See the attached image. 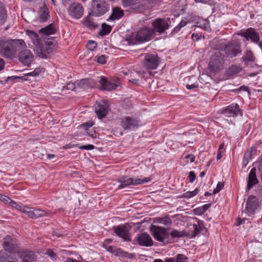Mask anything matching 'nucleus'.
Here are the masks:
<instances>
[{"label":"nucleus","mask_w":262,"mask_h":262,"mask_svg":"<svg viewBox=\"0 0 262 262\" xmlns=\"http://www.w3.org/2000/svg\"><path fill=\"white\" fill-rule=\"evenodd\" d=\"M28 36L31 39L32 43L37 46L39 43V38L36 33L35 32L28 30L26 31Z\"/></svg>","instance_id":"nucleus-28"},{"label":"nucleus","mask_w":262,"mask_h":262,"mask_svg":"<svg viewBox=\"0 0 262 262\" xmlns=\"http://www.w3.org/2000/svg\"><path fill=\"white\" fill-rule=\"evenodd\" d=\"M164 262H176V258L174 257L166 258Z\"/></svg>","instance_id":"nucleus-63"},{"label":"nucleus","mask_w":262,"mask_h":262,"mask_svg":"<svg viewBox=\"0 0 262 262\" xmlns=\"http://www.w3.org/2000/svg\"><path fill=\"white\" fill-rule=\"evenodd\" d=\"M139 120L130 116H125L121 119L120 125L124 130H133L139 126Z\"/></svg>","instance_id":"nucleus-8"},{"label":"nucleus","mask_w":262,"mask_h":262,"mask_svg":"<svg viewBox=\"0 0 262 262\" xmlns=\"http://www.w3.org/2000/svg\"><path fill=\"white\" fill-rule=\"evenodd\" d=\"M253 156V155L249 151H247L245 152L244 157H243V167H245L248 163L249 162V161L251 159L252 157Z\"/></svg>","instance_id":"nucleus-33"},{"label":"nucleus","mask_w":262,"mask_h":262,"mask_svg":"<svg viewBox=\"0 0 262 262\" xmlns=\"http://www.w3.org/2000/svg\"><path fill=\"white\" fill-rule=\"evenodd\" d=\"M95 146L92 144H88L82 145L79 147V149L85 150H92L94 148Z\"/></svg>","instance_id":"nucleus-51"},{"label":"nucleus","mask_w":262,"mask_h":262,"mask_svg":"<svg viewBox=\"0 0 262 262\" xmlns=\"http://www.w3.org/2000/svg\"><path fill=\"white\" fill-rule=\"evenodd\" d=\"M0 200L5 204H10L12 200L6 195L0 194Z\"/></svg>","instance_id":"nucleus-45"},{"label":"nucleus","mask_w":262,"mask_h":262,"mask_svg":"<svg viewBox=\"0 0 262 262\" xmlns=\"http://www.w3.org/2000/svg\"><path fill=\"white\" fill-rule=\"evenodd\" d=\"M239 53H241V51L238 50L237 49H234L230 52L228 53V56H231V57H235L237 56Z\"/></svg>","instance_id":"nucleus-52"},{"label":"nucleus","mask_w":262,"mask_h":262,"mask_svg":"<svg viewBox=\"0 0 262 262\" xmlns=\"http://www.w3.org/2000/svg\"><path fill=\"white\" fill-rule=\"evenodd\" d=\"M68 12L71 18L78 19L82 16L84 8L80 4L74 3L69 7Z\"/></svg>","instance_id":"nucleus-10"},{"label":"nucleus","mask_w":262,"mask_h":262,"mask_svg":"<svg viewBox=\"0 0 262 262\" xmlns=\"http://www.w3.org/2000/svg\"><path fill=\"white\" fill-rule=\"evenodd\" d=\"M136 242L141 246L148 247L153 245L152 238L148 233L145 232L138 234L134 240L133 243L136 244Z\"/></svg>","instance_id":"nucleus-12"},{"label":"nucleus","mask_w":262,"mask_h":262,"mask_svg":"<svg viewBox=\"0 0 262 262\" xmlns=\"http://www.w3.org/2000/svg\"><path fill=\"white\" fill-rule=\"evenodd\" d=\"M120 254H122L123 256H125V257H128L129 258H132L133 257V255L132 254H129L126 252H123L122 250H121V253Z\"/></svg>","instance_id":"nucleus-60"},{"label":"nucleus","mask_w":262,"mask_h":262,"mask_svg":"<svg viewBox=\"0 0 262 262\" xmlns=\"http://www.w3.org/2000/svg\"><path fill=\"white\" fill-rule=\"evenodd\" d=\"M185 158L189 160L190 162L192 163L195 160V157L192 154L188 155L185 157Z\"/></svg>","instance_id":"nucleus-57"},{"label":"nucleus","mask_w":262,"mask_h":262,"mask_svg":"<svg viewBox=\"0 0 262 262\" xmlns=\"http://www.w3.org/2000/svg\"><path fill=\"white\" fill-rule=\"evenodd\" d=\"M7 18V11L3 4L0 2V25L6 21Z\"/></svg>","instance_id":"nucleus-29"},{"label":"nucleus","mask_w":262,"mask_h":262,"mask_svg":"<svg viewBox=\"0 0 262 262\" xmlns=\"http://www.w3.org/2000/svg\"><path fill=\"white\" fill-rule=\"evenodd\" d=\"M39 14L41 21H46L50 17L48 9L45 5L40 8Z\"/></svg>","instance_id":"nucleus-25"},{"label":"nucleus","mask_w":262,"mask_h":262,"mask_svg":"<svg viewBox=\"0 0 262 262\" xmlns=\"http://www.w3.org/2000/svg\"><path fill=\"white\" fill-rule=\"evenodd\" d=\"M186 88L188 90H191L193 89H195L198 87V84L197 83H194L191 84H187L186 86Z\"/></svg>","instance_id":"nucleus-56"},{"label":"nucleus","mask_w":262,"mask_h":262,"mask_svg":"<svg viewBox=\"0 0 262 262\" xmlns=\"http://www.w3.org/2000/svg\"><path fill=\"white\" fill-rule=\"evenodd\" d=\"M150 178L134 179L127 176H122L118 180L120 183L118 189H124L130 185H138L150 182Z\"/></svg>","instance_id":"nucleus-3"},{"label":"nucleus","mask_w":262,"mask_h":262,"mask_svg":"<svg viewBox=\"0 0 262 262\" xmlns=\"http://www.w3.org/2000/svg\"><path fill=\"white\" fill-rule=\"evenodd\" d=\"M97 44L96 41L90 40L86 45V48L89 50L92 51L97 47Z\"/></svg>","instance_id":"nucleus-43"},{"label":"nucleus","mask_w":262,"mask_h":262,"mask_svg":"<svg viewBox=\"0 0 262 262\" xmlns=\"http://www.w3.org/2000/svg\"><path fill=\"white\" fill-rule=\"evenodd\" d=\"M150 230L155 239L158 242L166 244L170 242L169 239L170 234L168 232L167 229L160 226L151 225Z\"/></svg>","instance_id":"nucleus-4"},{"label":"nucleus","mask_w":262,"mask_h":262,"mask_svg":"<svg viewBox=\"0 0 262 262\" xmlns=\"http://www.w3.org/2000/svg\"><path fill=\"white\" fill-rule=\"evenodd\" d=\"M9 258L8 254H6L5 251H0V260L3 261V260L7 259Z\"/></svg>","instance_id":"nucleus-54"},{"label":"nucleus","mask_w":262,"mask_h":262,"mask_svg":"<svg viewBox=\"0 0 262 262\" xmlns=\"http://www.w3.org/2000/svg\"><path fill=\"white\" fill-rule=\"evenodd\" d=\"M114 231L119 237L124 241L129 242L131 241L129 230L125 225H119L114 227Z\"/></svg>","instance_id":"nucleus-14"},{"label":"nucleus","mask_w":262,"mask_h":262,"mask_svg":"<svg viewBox=\"0 0 262 262\" xmlns=\"http://www.w3.org/2000/svg\"><path fill=\"white\" fill-rule=\"evenodd\" d=\"M245 60L247 61H254L255 57L251 51H247L246 52Z\"/></svg>","instance_id":"nucleus-40"},{"label":"nucleus","mask_w":262,"mask_h":262,"mask_svg":"<svg viewBox=\"0 0 262 262\" xmlns=\"http://www.w3.org/2000/svg\"><path fill=\"white\" fill-rule=\"evenodd\" d=\"M248 151L250 152L253 156L255 155L256 152V148L254 146H252L250 150H248Z\"/></svg>","instance_id":"nucleus-62"},{"label":"nucleus","mask_w":262,"mask_h":262,"mask_svg":"<svg viewBox=\"0 0 262 262\" xmlns=\"http://www.w3.org/2000/svg\"><path fill=\"white\" fill-rule=\"evenodd\" d=\"M93 125L92 122H88L84 123L80 125V127L85 130H88L89 128L91 127Z\"/></svg>","instance_id":"nucleus-50"},{"label":"nucleus","mask_w":262,"mask_h":262,"mask_svg":"<svg viewBox=\"0 0 262 262\" xmlns=\"http://www.w3.org/2000/svg\"><path fill=\"white\" fill-rule=\"evenodd\" d=\"M199 190L198 188H195L194 190L191 191L186 192L179 196V198H186L189 199L192 198L196 195L199 193Z\"/></svg>","instance_id":"nucleus-30"},{"label":"nucleus","mask_w":262,"mask_h":262,"mask_svg":"<svg viewBox=\"0 0 262 262\" xmlns=\"http://www.w3.org/2000/svg\"><path fill=\"white\" fill-rule=\"evenodd\" d=\"M258 202L255 196L250 195L248 197L246 207V212L248 216H252L255 213V210L257 208Z\"/></svg>","instance_id":"nucleus-15"},{"label":"nucleus","mask_w":262,"mask_h":262,"mask_svg":"<svg viewBox=\"0 0 262 262\" xmlns=\"http://www.w3.org/2000/svg\"><path fill=\"white\" fill-rule=\"evenodd\" d=\"M140 0H122V5L124 7H134L139 4Z\"/></svg>","instance_id":"nucleus-31"},{"label":"nucleus","mask_w":262,"mask_h":262,"mask_svg":"<svg viewBox=\"0 0 262 262\" xmlns=\"http://www.w3.org/2000/svg\"><path fill=\"white\" fill-rule=\"evenodd\" d=\"M11 207L15 208L16 210L19 211L20 212L24 213V209L27 207V206L23 205L22 204H17L13 200H11L10 204Z\"/></svg>","instance_id":"nucleus-34"},{"label":"nucleus","mask_w":262,"mask_h":262,"mask_svg":"<svg viewBox=\"0 0 262 262\" xmlns=\"http://www.w3.org/2000/svg\"><path fill=\"white\" fill-rule=\"evenodd\" d=\"M198 27H200L204 30H208V29L209 28V22L207 19H203L202 20V23L201 21L198 22Z\"/></svg>","instance_id":"nucleus-41"},{"label":"nucleus","mask_w":262,"mask_h":262,"mask_svg":"<svg viewBox=\"0 0 262 262\" xmlns=\"http://www.w3.org/2000/svg\"><path fill=\"white\" fill-rule=\"evenodd\" d=\"M242 35L245 37L247 40L250 39L255 43H258L259 40V34L255 31L254 29L249 28L247 30L242 33Z\"/></svg>","instance_id":"nucleus-18"},{"label":"nucleus","mask_w":262,"mask_h":262,"mask_svg":"<svg viewBox=\"0 0 262 262\" xmlns=\"http://www.w3.org/2000/svg\"><path fill=\"white\" fill-rule=\"evenodd\" d=\"M160 223L165 225H170L171 224V220L168 217H164L160 219Z\"/></svg>","instance_id":"nucleus-49"},{"label":"nucleus","mask_w":262,"mask_h":262,"mask_svg":"<svg viewBox=\"0 0 262 262\" xmlns=\"http://www.w3.org/2000/svg\"><path fill=\"white\" fill-rule=\"evenodd\" d=\"M3 247L5 251L10 253L15 252L16 246L13 240L10 236H7L4 238Z\"/></svg>","instance_id":"nucleus-20"},{"label":"nucleus","mask_w":262,"mask_h":262,"mask_svg":"<svg viewBox=\"0 0 262 262\" xmlns=\"http://www.w3.org/2000/svg\"><path fill=\"white\" fill-rule=\"evenodd\" d=\"M256 167L257 168L258 172L260 175L262 174V156L258 158L257 161L255 162Z\"/></svg>","instance_id":"nucleus-42"},{"label":"nucleus","mask_w":262,"mask_h":262,"mask_svg":"<svg viewBox=\"0 0 262 262\" xmlns=\"http://www.w3.org/2000/svg\"><path fill=\"white\" fill-rule=\"evenodd\" d=\"M37 55L42 58H47L48 57V53L43 48H38L36 50Z\"/></svg>","instance_id":"nucleus-39"},{"label":"nucleus","mask_w":262,"mask_h":262,"mask_svg":"<svg viewBox=\"0 0 262 262\" xmlns=\"http://www.w3.org/2000/svg\"><path fill=\"white\" fill-rule=\"evenodd\" d=\"M170 235L172 238H179L185 235V232L183 231H178L177 230L173 229L172 230Z\"/></svg>","instance_id":"nucleus-36"},{"label":"nucleus","mask_w":262,"mask_h":262,"mask_svg":"<svg viewBox=\"0 0 262 262\" xmlns=\"http://www.w3.org/2000/svg\"><path fill=\"white\" fill-rule=\"evenodd\" d=\"M56 31V28L53 24H50L39 30L40 33L47 35L54 34L55 33Z\"/></svg>","instance_id":"nucleus-26"},{"label":"nucleus","mask_w":262,"mask_h":262,"mask_svg":"<svg viewBox=\"0 0 262 262\" xmlns=\"http://www.w3.org/2000/svg\"><path fill=\"white\" fill-rule=\"evenodd\" d=\"M181 29V27H180L179 25L177 26L173 30V33H177Z\"/></svg>","instance_id":"nucleus-64"},{"label":"nucleus","mask_w":262,"mask_h":262,"mask_svg":"<svg viewBox=\"0 0 262 262\" xmlns=\"http://www.w3.org/2000/svg\"><path fill=\"white\" fill-rule=\"evenodd\" d=\"M23 211L24 214L32 219L46 216L48 214V212L45 210L30 207L28 206H27V207L24 209Z\"/></svg>","instance_id":"nucleus-9"},{"label":"nucleus","mask_w":262,"mask_h":262,"mask_svg":"<svg viewBox=\"0 0 262 262\" xmlns=\"http://www.w3.org/2000/svg\"><path fill=\"white\" fill-rule=\"evenodd\" d=\"M224 184L222 182H219L216 185V188L214 189L213 191V194H216L220 192L224 187Z\"/></svg>","instance_id":"nucleus-46"},{"label":"nucleus","mask_w":262,"mask_h":262,"mask_svg":"<svg viewBox=\"0 0 262 262\" xmlns=\"http://www.w3.org/2000/svg\"><path fill=\"white\" fill-rule=\"evenodd\" d=\"M242 71V68L237 66H231L228 70V74L232 75L237 74Z\"/></svg>","instance_id":"nucleus-35"},{"label":"nucleus","mask_w":262,"mask_h":262,"mask_svg":"<svg viewBox=\"0 0 262 262\" xmlns=\"http://www.w3.org/2000/svg\"><path fill=\"white\" fill-rule=\"evenodd\" d=\"M109 10L108 5L102 0H93L92 2L91 12L90 14L94 16H100Z\"/></svg>","instance_id":"nucleus-5"},{"label":"nucleus","mask_w":262,"mask_h":262,"mask_svg":"<svg viewBox=\"0 0 262 262\" xmlns=\"http://www.w3.org/2000/svg\"><path fill=\"white\" fill-rule=\"evenodd\" d=\"M153 28V34L155 35L156 32L162 34L165 30L168 29L169 25L166 20L163 18H158L155 19L152 23Z\"/></svg>","instance_id":"nucleus-11"},{"label":"nucleus","mask_w":262,"mask_h":262,"mask_svg":"<svg viewBox=\"0 0 262 262\" xmlns=\"http://www.w3.org/2000/svg\"><path fill=\"white\" fill-rule=\"evenodd\" d=\"M97 61L101 64H105L106 62V58L105 55H101L97 57Z\"/></svg>","instance_id":"nucleus-47"},{"label":"nucleus","mask_w":262,"mask_h":262,"mask_svg":"<svg viewBox=\"0 0 262 262\" xmlns=\"http://www.w3.org/2000/svg\"><path fill=\"white\" fill-rule=\"evenodd\" d=\"M88 134L93 138H97V133L93 129L90 130L87 132Z\"/></svg>","instance_id":"nucleus-55"},{"label":"nucleus","mask_w":262,"mask_h":262,"mask_svg":"<svg viewBox=\"0 0 262 262\" xmlns=\"http://www.w3.org/2000/svg\"><path fill=\"white\" fill-rule=\"evenodd\" d=\"M224 56L220 51L213 54L208 64L209 69L213 72H217L224 65Z\"/></svg>","instance_id":"nucleus-6"},{"label":"nucleus","mask_w":262,"mask_h":262,"mask_svg":"<svg viewBox=\"0 0 262 262\" xmlns=\"http://www.w3.org/2000/svg\"><path fill=\"white\" fill-rule=\"evenodd\" d=\"M75 83L80 88L86 89L93 88L95 85V83L93 79H83L80 80H77Z\"/></svg>","instance_id":"nucleus-22"},{"label":"nucleus","mask_w":262,"mask_h":262,"mask_svg":"<svg viewBox=\"0 0 262 262\" xmlns=\"http://www.w3.org/2000/svg\"><path fill=\"white\" fill-rule=\"evenodd\" d=\"M221 113L226 117L235 118L238 116H243L242 109L240 108L239 105L235 103L223 107L221 110Z\"/></svg>","instance_id":"nucleus-7"},{"label":"nucleus","mask_w":262,"mask_h":262,"mask_svg":"<svg viewBox=\"0 0 262 262\" xmlns=\"http://www.w3.org/2000/svg\"><path fill=\"white\" fill-rule=\"evenodd\" d=\"M18 59L23 64L29 66L33 61V55L30 50L26 49L19 53Z\"/></svg>","instance_id":"nucleus-17"},{"label":"nucleus","mask_w":262,"mask_h":262,"mask_svg":"<svg viewBox=\"0 0 262 262\" xmlns=\"http://www.w3.org/2000/svg\"><path fill=\"white\" fill-rule=\"evenodd\" d=\"M75 83H70L67 84V89L68 90H73L75 89Z\"/></svg>","instance_id":"nucleus-59"},{"label":"nucleus","mask_w":262,"mask_h":262,"mask_svg":"<svg viewBox=\"0 0 262 262\" xmlns=\"http://www.w3.org/2000/svg\"><path fill=\"white\" fill-rule=\"evenodd\" d=\"M159 64V58L157 55L146 54L144 58V65L147 69H156Z\"/></svg>","instance_id":"nucleus-16"},{"label":"nucleus","mask_w":262,"mask_h":262,"mask_svg":"<svg viewBox=\"0 0 262 262\" xmlns=\"http://www.w3.org/2000/svg\"><path fill=\"white\" fill-rule=\"evenodd\" d=\"M193 212L196 215H201L204 213L201 207L194 209Z\"/></svg>","instance_id":"nucleus-53"},{"label":"nucleus","mask_w":262,"mask_h":262,"mask_svg":"<svg viewBox=\"0 0 262 262\" xmlns=\"http://www.w3.org/2000/svg\"><path fill=\"white\" fill-rule=\"evenodd\" d=\"M112 28L110 26L105 24L102 25L101 30L99 31V34L101 36L106 35L110 33L111 31Z\"/></svg>","instance_id":"nucleus-32"},{"label":"nucleus","mask_w":262,"mask_h":262,"mask_svg":"<svg viewBox=\"0 0 262 262\" xmlns=\"http://www.w3.org/2000/svg\"><path fill=\"white\" fill-rule=\"evenodd\" d=\"M211 206V204H205L203 206H201V207L204 213Z\"/></svg>","instance_id":"nucleus-58"},{"label":"nucleus","mask_w":262,"mask_h":262,"mask_svg":"<svg viewBox=\"0 0 262 262\" xmlns=\"http://www.w3.org/2000/svg\"><path fill=\"white\" fill-rule=\"evenodd\" d=\"M91 15L92 14H89L88 16L85 17L84 19L82 21V24L85 26L86 27L93 29L97 28L98 26V24L95 22L92 18H91Z\"/></svg>","instance_id":"nucleus-23"},{"label":"nucleus","mask_w":262,"mask_h":262,"mask_svg":"<svg viewBox=\"0 0 262 262\" xmlns=\"http://www.w3.org/2000/svg\"><path fill=\"white\" fill-rule=\"evenodd\" d=\"M108 252L114 254L116 255H118L121 254V249L120 248H118L115 247L110 246L106 249Z\"/></svg>","instance_id":"nucleus-37"},{"label":"nucleus","mask_w":262,"mask_h":262,"mask_svg":"<svg viewBox=\"0 0 262 262\" xmlns=\"http://www.w3.org/2000/svg\"><path fill=\"white\" fill-rule=\"evenodd\" d=\"M154 36L151 28L144 27L140 29L135 36L132 35L127 38L125 41L128 45H134L139 42L149 41Z\"/></svg>","instance_id":"nucleus-2"},{"label":"nucleus","mask_w":262,"mask_h":262,"mask_svg":"<svg viewBox=\"0 0 262 262\" xmlns=\"http://www.w3.org/2000/svg\"><path fill=\"white\" fill-rule=\"evenodd\" d=\"M47 254L51 257H54L56 256V254L54 253L52 250H49L47 251Z\"/></svg>","instance_id":"nucleus-61"},{"label":"nucleus","mask_w":262,"mask_h":262,"mask_svg":"<svg viewBox=\"0 0 262 262\" xmlns=\"http://www.w3.org/2000/svg\"><path fill=\"white\" fill-rule=\"evenodd\" d=\"M99 83L101 85L100 90H102L110 91L115 90L117 86V84L111 82V81L107 80V79L104 77H101L99 80Z\"/></svg>","instance_id":"nucleus-21"},{"label":"nucleus","mask_w":262,"mask_h":262,"mask_svg":"<svg viewBox=\"0 0 262 262\" xmlns=\"http://www.w3.org/2000/svg\"><path fill=\"white\" fill-rule=\"evenodd\" d=\"M44 72V69L42 68H36L35 70L27 74L28 76L36 77L38 76L41 73H43Z\"/></svg>","instance_id":"nucleus-38"},{"label":"nucleus","mask_w":262,"mask_h":262,"mask_svg":"<svg viewBox=\"0 0 262 262\" xmlns=\"http://www.w3.org/2000/svg\"><path fill=\"white\" fill-rule=\"evenodd\" d=\"M256 167H253L249 173L247 187L248 190L258 183V180L256 177Z\"/></svg>","instance_id":"nucleus-19"},{"label":"nucleus","mask_w":262,"mask_h":262,"mask_svg":"<svg viewBox=\"0 0 262 262\" xmlns=\"http://www.w3.org/2000/svg\"><path fill=\"white\" fill-rule=\"evenodd\" d=\"M110 110L108 103L104 101L97 102L95 105V113L99 119L103 118Z\"/></svg>","instance_id":"nucleus-13"},{"label":"nucleus","mask_w":262,"mask_h":262,"mask_svg":"<svg viewBox=\"0 0 262 262\" xmlns=\"http://www.w3.org/2000/svg\"><path fill=\"white\" fill-rule=\"evenodd\" d=\"M25 45L23 39H12L2 36L0 37V53L5 57L11 58Z\"/></svg>","instance_id":"nucleus-1"},{"label":"nucleus","mask_w":262,"mask_h":262,"mask_svg":"<svg viewBox=\"0 0 262 262\" xmlns=\"http://www.w3.org/2000/svg\"><path fill=\"white\" fill-rule=\"evenodd\" d=\"M124 15V12L122 10L118 8H115L113 9L112 14L110 16L108 19L115 20L119 19L121 18Z\"/></svg>","instance_id":"nucleus-27"},{"label":"nucleus","mask_w":262,"mask_h":262,"mask_svg":"<svg viewBox=\"0 0 262 262\" xmlns=\"http://www.w3.org/2000/svg\"><path fill=\"white\" fill-rule=\"evenodd\" d=\"M18 256L23 258V262H34V253L31 251H24Z\"/></svg>","instance_id":"nucleus-24"},{"label":"nucleus","mask_w":262,"mask_h":262,"mask_svg":"<svg viewBox=\"0 0 262 262\" xmlns=\"http://www.w3.org/2000/svg\"><path fill=\"white\" fill-rule=\"evenodd\" d=\"M189 181L191 183H192L196 179V175L194 171H191L188 175Z\"/></svg>","instance_id":"nucleus-48"},{"label":"nucleus","mask_w":262,"mask_h":262,"mask_svg":"<svg viewBox=\"0 0 262 262\" xmlns=\"http://www.w3.org/2000/svg\"><path fill=\"white\" fill-rule=\"evenodd\" d=\"M176 258V262H185L188 258L185 255L182 254H178Z\"/></svg>","instance_id":"nucleus-44"}]
</instances>
